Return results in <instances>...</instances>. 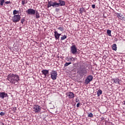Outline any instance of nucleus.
Returning a JSON list of instances; mask_svg holds the SVG:
<instances>
[{"label":"nucleus","mask_w":125,"mask_h":125,"mask_svg":"<svg viewBox=\"0 0 125 125\" xmlns=\"http://www.w3.org/2000/svg\"><path fill=\"white\" fill-rule=\"evenodd\" d=\"M79 100H78V99H76V102L77 103H78V102H79Z\"/></svg>","instance_id":"obj_35"},{"label":"nucleus","mask_w":125,"mask_h":125,"mask_svg":"<svg viewBox=\"0 0 125 125\" xmlns=\"http://www.w3.org/2000/svg\"><path fill=\"white\" fill-rule=\"evenodd\" d=\"M26 3H27V2H26V1L23 0L21 1L22 5H24V4H26Z\"/></svg>","instance_id":"obj_29"},{"label":"nucleus","mask_w":125,"mask_h":125,"mask_svg":"<svg viewBox=\"0 0 125 125\" xmlns=\"http://www.w3.org/2000/svg\"><path fill=\"white\" fill-rule=\"evenodd\" d=\"M11 2L10 1H7L5 2V4H9V3H11Z\"/></svg>","instance_id":"obj_31"},{"label":"nucleus","mask_w":125,"mask_h":125,"mask_svg":"<svg viewBox=\"0 0 125 125\" xmlns=\"http://www.w3.org/2000/svg\"><path fill=\"white\" fill-rule=\"evenodd\" d=\"M80 13H83V12H85V9L83 7H82L80 9Z\"/></svg>","instance_id":"obj_21"},{"label":"nucleus","mask_w":125,"mask_h":125,"mask_svg":"<svg viewBox=\"0 0 125 125\" xmlns=\"http://www.w3.org/2000/svg\"><path fill=\"white\" fill-rule=\"evenodd\" d=\"M73 60H74V58H73V57H71V58H70L68 61H73Z\"/></svg>","instance_id":"obj_32"},{"label":"nucleus","mask_w":125,"mask_h":125,"mask_svg":"<svg viewBox=\"0 0 125 125\" xmlns=\"http://www.w3.org/2000/svg\"><path fill=\"white\" fill-rule=\"evenodd\" d=\"M21 20V15L18 14L17 15H14L12 17V21L13 23H17Z\"/></svg>","instance_id":"obj_2"},{"label":"nucleus","mask_w":125,"mask_h":125,"mask_svg":"<svg viewBox=\"0 0 125 125\" xmlns=\"http://www.w3.org/2000/svg\"><path fill=\"white\" fill-rule=\"evenodd\" d=\"M13 15H17L19 14V11L14 10L13 12Z\"/></svg>","instance_id":"obj_20"},{"label":"nucleus","mask_w":125,"mask_h":125,"mask_svg":"<svg viewBox=\"0 0 125 125\" xmlns=\"http://www.w3.org/2000/svg\"><path fill=\"white\" fill-rule=\"evenodd\" d=\"M54 33L56 41H57V40H59V39H60V36H61V34L58 33V32L56 31H54Z\"/></svg>","instance_id":"obj_11"},{"label":"nucleus","mask_w":125,"mask_h":125,"mask_svg":"<svg viewBox=\"0 0 125 125\" xmlns=\"http://www.w3.org/2000/svg\"><path fill=\"white\" fill-rule=\"evenodd\" d=\"M36 10L35 9L29 8L26 11V12L28 15H35L36 14Z\"/></svg>","instance_id":"obj_6"},{"label":"nucleus","mask_w":125,"mask_h":125,"mask_svg":"<svg viewBox=\"0 0 125 125\" xmlns=\"http://www.w3.org/2000/svg\"><path fill=\"white\" fill-rule=\"evenodd\" d=\"M51 6H53V7H59V3L56 2H53L52 1H48V8H49V7H51Z\"/></svg>","instance_id":"obj_3"},{"label":"nucleus","mask_w":125,"mask_h":125,"mask_svg":"<svg viewBox=\"0 0 125 125\" xmlns=\"http://www.w3.org/2000/svg\"><path fill=\"white\" fill-rule=\"evenodd\" d=\"M88 117H89V118H93V114L92 113H90L88 114Z\"/></svg>","instance_id":"obj_28"},{"label":"nucleus","mask_w":125,"mask_h":125,"mask_svg":"<svg viewBox=\"0 0 125 125\" xmlns=\"http://www.w3.org/2000/svg\"><path fill=\"white\" fill-rule=\"evenodd\" d=\"M123 104H124V105H125V101H124L123 102Z\"/></svg>","instance_id":"obj_37"},{"label":"nucleus","mask_w":125,"mask_h":125,"mask_svg":"<svg viewBox=\"0 0 125 125\" xmlns=\"http://www.w3.org/2000/svg\"><path fill=\"white\" fill-rule=\"evenodd\" d=\"M67 39V35H63L62 37H61V41H64Z\"/></svg>","instance_id":"obj_22"},{"label":"nucleus","mask_w":125,"mask_h":125,"mask_svg":"<svg viewBox=\"0 0 125 125\" xmlns=\"http://www.w3.org/2000/svg\"><path fill=\"white\" fill-rule=\"evenodd\" d=\"M122 20H125V17H122Z\"/></svg>","instance_id":"obj_36"},{"label":"nucleus","mask_w":125,"mask_h":125,"mask_svg":"<svg viewBox=\"0 0 125 125\" xmlns=\"http://www.w3.org/2000/svg\"><path fill=\"white\" fill-rule=\"evenodd\" d=\"M7 80L10 83L15 84L18 83V82L20 81V77L17 74L10 73L7 76Z\"/></svg>","instance_id":"obj_1"},{"label":"nucleus","mask_w":125,"mask_h":125,"mask_svg":"<svg viewBox=\"0 0 125 125\" xmlns=\"http://www.w3.org/2000/svg\"><path fill=\"white\" fill-rule=\"evenodd\" d=\"M112 50H115V51H117V48H118V47H117V44L114 43L112 45Z\"/></svg>","instance_id":"obj_17"},{"label":"nucleus","mask_w":125,"mask_h":125,"mask_svg":"<svg viewBox=\"0 0 125 125\" xmlns=\"http://www.w3.org/2000/svg\"><path fill=\"white\" fill-rule=\"evenodd\" d=\"M117 16L118 18H119V19H121V17H122V16H123V15L121 13H118L117 14Z\"/></svg>","instance_id":"obj_25"},{"label":"nucleus","mask_w":125,"mask_h":125,"mask_svg":"<svg viewBox=\"0 0 125 125\" xmlns=\"http://www.w3.org/2000/svg\"><path fill=\"white\" fill-rule=\"evenodd\" d=\"M5 97H8V95L7 93L4 92H0V98L1 99H4Z\"/></svg>","instance_id":"obj_10"},{"label":"nucleus","mask_w":125,"mask_h":125,"mask_svg":"<svg viewBox=\"0 0 125 125\" xmlns=\"http://www.w3.org/2000/svg\"><path fill=\"white\" fill-rule=\"evenodd\" d=\"M97 94L98 97H99V96L102 94V90L101 89H99L97 91Z\"/></svg>","instance_id":"obj_19"},{"label":"nucleus","mask_w":125,"mask_h":125,"mask_svg":"<svg viewBox=\"0 0 125 125\" xmlns=\"http://www.w3.org/2000/svg\"><path fill=\"white\" fill-rule=\"evenodd\" d=\"M92 8H95V4H92Z\"/></svg>","instance_id":"obj_34"},{"label":"nucleus","mask_w":125,"mask_h":125,"mask_svg":"<svg viewBox=\"0 0 125 125\" xmlns=\"http://www.w3.org/2000/svg\"><path fill=\"white\" fill-rule=\"evenodd\" d=\"M41 110H42V108L40 105L38 104H35L34 105L33 111L35 112V113H40V112H41Z\"/></svg>","instance_id":"obj_7"},{"label":"nucleus","mask_w":125,"mask_h":125,"mask_svg":"<svg viewBox=\"0 0 125 125\" xmlns=\"http://www.w3.org/2000/svg\"><path fill=\"white\" fill-rule=\"evenodd\" d=\"M59 6H64V5H65V1H63L62 0H59Z\"/></svg>","instance_id":"obj_15"},{"label":"nucleus","mask_w":125,"mask_h":125,"mask_svg":"<svg viewBox=\"0 0 125 125\" xmlns=\"http://www.w3.org/2000/svg\"><path fill=\"white\" fill-rule=\"evenodd\" d=\"M93 80V76L92 75H89L85 80V84H88Z\"/></svg>","instance_id":"obj_8"},{"label":"nucleus","mask_w":125,"mask_h":125,"mask_svg":"<svg viewBox=\"0 0 125 125\" xmlns=\"http://www.w3.org/2000/svg\"><path fill=\"white\" fill-rule=\"evenodd\" d=\"M111 30L107 29V34L108 35V36H109V37H111L112 35L111 34Z\"/></svg>","instance_id":"obj_23"},{"label":"nucleus","mask_w":125,"mask_h":125,"mask_svg":"<svg viewBox=\"0 0 125 125\" xmlns=\"http://www.w3.org/2000/svg\"><path fill=\"white\" fill-rule=\"evenodd\" d=\"M0 125H1V122L0 121Z\"/></svg>","instance_id":"obj_38"},{"label":"nucleus","mask_w":125,"mask_h":125,"mask_svg":"<svg viewBox=\"0 0 125 125\" xmlns=\"http://www.w3.org/2000/svg\"><path fill=\"white\" fill-rule=\"evenodd\" d=\"M70 52L72 54L76 55L77 54V47H76V45L74 44V43H72V46L70 47Z\"/></svg>","instance_id":"obj_4"},{"label":"nucleus","mask_w":125,"mask_h":125,"mask_svg":"<svg viewBox=\"0 0 125 125\" xmlns=\"http://www.w3.org/2000/svg\"><path fill=\"white\" fill-rule=\"evenodd\" d=\"M80 103H78V104H77V108H79V107H80Z\"/></svg>","instance_id":"obj_33"},{"label":"nucleus","mask_w":125,"mask_h":125,"mask_svg":"<svg viewBox=\"0 0 125 125\" xmlns=\"http://www.w3.org/2000/svg\"><path fill=\"white\" fill-rule=\"evenodd\" d=\"M35 15L36 16V19H39V18H40V17H41L40 16V13H39V12L37 10L35 11Z\"/></svg>","instance_id":"obj_18"},{"label":"nucleus","mask_w":125,"mask_h":125,"mask_svg":"<svg viewBox=\"0 0 125 125\" xmlns=\"http://www.w3.org/2000/svg\"><path fill=\"white\" fill-rule=\"evenodd\" d=\"M20 20H21V23L22 25H23V24L25 22V19L24 18H22Z\"/></svg>","instance_id":"obj_26"},{"label":"nucleus","mask_w":125,"mask_h":125,"mask_svg":"<svg viewBox=\"0 0 125 125\" xmlns=\"http://www.w3.org/2000/svg\"><path fill=\"white\" fill-rule=\"evenodd\" d=\"M51 78L53 81H55L57 79V71L55 70H52L50 72Z\"/></svg>","instance_id":"obj_5"},{"label":"nucleus","mask_w":125,"mask_h":125,"mask_svg":"<svg viewBox=\"0 0 125 125\" xmlns=\"http://www.w3.org/2000/svg\"><path fill=\"white\" fill-rule=\"evenodd\" d=\"M67 96L68 97V98H74L75 97V95L74 94V93L70 92L67 94Z\"/></svg>","instance_id":"obj_14"},{"label":"nucleus","mask_w":125,"mask_h":125,"mask_svg":"<svg viewBox=\"0 0 125 125\" xmlns=\"http://www.w3.org/2000/svg\"><path fill=\"white\" fill-rule=\"evenodd\" d=\"M78 73L81 76H83L84 74H86V70H85V68L81 69L78 71Z\"/></svg>","instance_id":"obj_9"},{"label":"nucleus","mask_w":125,"mask_h":125,"mask_svg":"<svg viewBox=\"0 0 125 125\" xmlns=\"http://www.w3.org/2000/svg\"><path fill=\"white\" fill-rule=\"evenodd\" d=\"M57 28L58 30H59L61 31V32H63L64 31V28L63 27V26L60 25L59 26L57 27Z\"/></svg>","instance_id":"obj_16"},{"label":"nucleus","mask_w":125,"mask_h":125,"mask_svg":"<svg viewBox=\"0 0 125 125\" xmlns=\"http://www.w3.org/2000/svg\"><path fill=\"white\" fill-rule=\"evenodd\" d=\"M5 115V113L2 111H1L0 113V116H4Z\"/></svg>","instance_id":"obj_30"},{"label":"nucleus","mask_w":125,"mask_h":125,"mask_svg":"<svg viewBox=\"0 0 125 125\" xmlns=\"http://www.w3.org/2000/svg\"><path fill=\"white\" fill-rule=\"evenodd\" d=\"M112 82L114 83H118L120 84L121 83V80L120 79L116 78V79H113Z\"/></svg>","instance_id":"obj_13"},{"label":"nucleus","mask_w":125,"mask_h":125,"mask_svg":"<svg viewBox=\"0 0 125 125\" xmlns=\"http://www.w3.org/2000/svg\"><path fill=\"white\" fill-rule=\"evenodd\" d=\"M42 75H44V78H46V75L49 74V70L46 69H43L42 71Z\"/></svg>","instance_id":"obj_12"},{"label":"nucleus","mask_w":125,"mask_h":125,"mask_svg":"<svg viewBox=\"0 0 125 125\" xmlns=\"http://www.w3.org/2000/svg\"><path fill=\"white\" fill-rule=\"evenodd\" d=\"M4 3H5L4 0H0V5L1 6H2V5H3Z\"/></svg>","instance_id":"obj_24"},{"label":"nucleus","mask_w":125,"mask_h":125,"mask_svg":"<svg viewBox=\"0 0 125 125\" xmlns=\"http://www.w3.org/2000/svg\"><path fill=\"white\" fill-rule=\"evenodd\" d=\"M70 64H72V62H66L64 64V67H67V66H69V65H70Z\"/></svg>","instance_id":"obj_27"}]
</instances>
